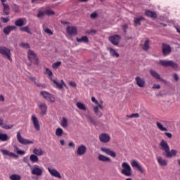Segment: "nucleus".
I'll use <instances>...</instances> for the list:
<instances>
[{"label": "nucleus", "mask_w": 180, "mask_h": 180, "mask_svg": "<svg viewBox=\"0 0 180 180\" xmlns=\"http://www.w3.org/2000/svg\"><path fill=\"white\" fill-rule=\"evenodd\" d=\"M160 146L161 147V150H162V151H165V157H167V158H172V157H175V155H176V153H178L176 150L174 149L169 150V146L165 140L161 141Z\"/></svg>", "instance_id": "f257e3e1"}, {"label": "nucleus", "mask_w": 180, "mask_h": 180, "mask_svg": "<svg viewBox=\"0 0 180 180\" xmlns=\"http://www.w3.org/2000/svg\"><path fill=\"white\" fill-rule=\"evenodd\" d=\"M27 58L29 61L30 62V64H28L29 67L32 65V64H34V65H39V58L37 57V55L34 51L30 49L27 51Z\"/></svg>", "instance_id": "f03ea898"}, {"label": "nucleus", "mask_w": 180, "mask_h": 180, "mask_svg": "<svg viewBox=\"0 0 180 180\" xmlns=\"http://www.w3.org/2000/svg\"><path fill=\"white\" fill-rule=\"evenodd\" d=\"M91 102H94V103H96V105H97L94 106V110L95 115L98 117H102V116H103V113H102V112H101L99 109H103V103L101 101V104H99V103L98 102V100H96L95 97H91Z\"/></svg>", "instance_id": "7ed1b4c3"}, {"label": "nucleus", "mask_w": 180, "mask_h": 180, "mask_svg": "<svg viewBox=\"0 0 180 180\" xmlns=\"http://www.w3.org/2000/svg\"><path fill=\"white\" fill-rule=\"evenodd\" d=\"M28 167H30L32 175H36L37 176H41L43 175V167H40L39 165H34L32 167L30 165V163H28Z\"/></svg>", "instance_id": "20e7f679"}, {"label": "nucleus", "mask_w": 180, "mask_h": 180, "mask_svg": "<svg viewBox=\"0 0 180 180\" xmlns=\"http://www.w3.org/2000/svg\"><path fill=\"white\" fill-rule=\"evenodd\" d=\"M122 169L121 171V174L124 175L125 176H130L131 175V167L129 163L124 162L122 164Z\"/></svg>", "instance_id": "39448f33"}, {"label": "nucleus", "mask_w": 180, "mask_h": 180, "mask_svg": "<svg viewBox=\"0 0 180 180\" xmlns=\"http://www.w3.org/2000/svg\"><path fill=\"white\" fill-rule=\"evenodd\" d=\"M0 54L4 56V57H6L9 61H12V57H11V49L5 46H0Z\"/></svg>", "instance_id": "423d86ee"}, {"label": "nucleus", "mask_w": 180, "mask_h": 180, "mask_svg": "<svg viewBox=\"0 0 180 180\" xmlns=\"http://www.w3.org/2000/svg\"><path fill=\"white\" fill-rule=\"evenodd\" d=\"M159 64L162 65V67H172V68H178V64L172 60H162L159 61Z\"/></svg>", "instance_id": "0eeeda50"}, {"label": "nucleus", "mask_w": 180, "mask_h": 180, "mask_svg": "<svg viewBox=\"0 0 180 180\" xmlns=\"http://www.w3.org/2000/svg\"><path fill=\"white\" fill-rule=\"evenodd\" d=\"M17 140L18 143H20V144H23L24 146H27V144H33V141L22 137V135H20V132L17 133Z\"/></svg>", "instance_id": "6e6552de"}, {"label": "nucleus", "mask_w": 180, "mask_h": 180, "mask_svg": "<svg viewBox=\"0 0 180 180\" xmlns=\"http://www.w3.org/2000/svg\"><path fill=\"white\" fill-rule=\"evenodd\" d=\"M76 154L79 157L85 155V154H86V146H85V145L84 144H82L79 146H78L77 149L76 150Z\"/></svg>", "instance_id": "1a4fd4ad"}, {"label": "nucleus", "mask_w": 180, "mask_h": 180, "mask_svg": "<svg viewBox=\"0 0 180 180\" xmlns=\"http://www.w3.org/2000/svg\"><path fill=\"white\" fill-rule=\"evenodd\" d=\"M40 95L48 102H54L56 101L53 95L47 91H41Z\"/></svg>", "instance_id": "9d476101"}, {"label": "nucleus", "mask_w": 180, "mask_h": 180, "mask_svg": "<svg viewBox=\"0 0 180 180\" xmlns=\"http://www.w3.org/2000/svg\"><path fill=\"white\" fill-rule=\"evenodd\" d=\"M131 165L133 168H137L138 171H139L141 174H144L146 172V169L135 160H131Z\"/></svg>", "instance_id": "9b49d317"}, {"label": "nucleus", "mask_w": 180, "mask_h": 180, "mask_svg": "<svg viewBox=\"0 0 180 180\" xmlns=\"http://www.w3.org/2000/svg\"><path fill=\"white\" fill-rule=\"evenodd\" d=\"M66 33L68 36H75L77 34L78 30L75 26H68L66 27Z\"/></svg>", "instance_id": "f8f14e48"}, {"label": "nucleus", "mask_w": 180, "mask_h": 180, "mask_svg": "<svg viewBox=\"0 0 180 180\" xmlns=\"http://www.w3.org/2000/svg\"><path fill=\"white\" fill-rule=\"evenodd\" d=\"M48 171L49 174L51 175V176L58 178V179H61V178H63L60 172H58V171H57V169H51L50 167H48Z\"/></svg>", "instance_id": "ddd939ff"}, {"label": "nucleus", "mask_w": 180, "mask_h": 180, "mask_svg": "<svg viewBox=\"0 0 180 180\" xmlns=\"http://www.w3.org/2000/svg\"><path fill=\"white\" fill-rule=\"evenodd\" d=\"M31 120L34 124V129L37 131H40V123L39 122V120H37V117H36V115H32V117H31Z\"/></svg>", "instance_id": "4468645a"}, {"label": "nucleus", "mask_w": 180, "mask_h": 180, "mask_svg": "<svg viewBox=\"0 0 180 180\" xmlns=\"http://www.w3.org/2000/svg\"><path fill=\"white\" fill-rule=\"evenodd\" d=\"M99 140L101 143H109L110 141V135L108 134H101L99 136Z\"/></svg>", "instance_id": "2eb2a0df"}, {"label": "nucleus", "mask_w": 180, "mask_h": 180, "mask_svg": "<svg viewBox=\"0 0 180 180\" xmlns=\"http://www.w3.org/2000/svg\"><path fill=\"white\" fill-rule=\"evenodd\" d=\"M136 85L139 86V88H144L146 85V80L144 79H141L140 77H136L135 78Z\"/></svg>", "instance_id": "dca6fc26"}, {"label": "nucleus", "mask_w": 180, "mask_h": 180, "mask_svg": "<svg viewBox=\"0 0 180 180\" xmlns=\"http://www.w3.org/2000/svg\"><path fill=\"white\" fill-rule=\"evenodd\" d=\"M13 30H16V26L8 25L4 29L3 32L4 34L8 36L10 34L11 32H13Z\"/></svg>", "instance_id": "f3484780"}, {"label": "nucleus", "mask_w": 180, "mask_h": 180, "mask_svg": "<svg viewBox=\"0 0 180 180\" xmlns=\"http://www.w3.org/2000/svg\"><path fill=\"white\" fill-rule=\"evenodd\" d=\"M51 82L56 85V88L58 89H62L63 86H67V84L64 82V80H60L61 83H58L57 80L56 79H52Z\"/></svg>", "instance_id": "a211bd4d"}, {"label": "nucleus", "mask_w": 180, "mask_h": 180, "mask_svg": "<svg viewBox=\"0 0 180 180\" xmlns=\"http://www.w3.org/2000/svg\"><path fill=\"white\" fill-rule=\"evenodd\" d=\"M109 40L111 43H112L115 46H117L119 44V41L120 40V36L114 35L109 37Z\"/></svg>", "instance_id": "6ab92c4d"}, {"label": "nucleus", "mask_w": 180, "mask_h": 180, "mask_svg": "<svg viewBox=\"0 0 180 180\" xmlns=\"http://www.w3.org/2000/svg\"><path fill=\"white\" fill-rule=\"evenodd\" d=\"M26 23H27L26 18H19L15 22V26H18V27H22V26H25Z\"/></svg>", "instance_id": "aec40b11"}, {"label": "nucleus", "mask_w": 180, "mask_h": 180, "mask_svg": "<svg viewBox=\"0 0 180 180\" xmlns=\"http://www.w3.org/2000/svg\"><path fill=\"white\" fill-rule=\"evenodd\" d=\"M101 151H103V153H105V154L110 155V157H112L113 158L116 157V153L109 148H101Z\"/></svg>", "instance_id": "412c9836"}, {"label": "nucleus", "mask_w": 180, "mask_h": 180, "mask_svg": "<svg viewBox=\"0 0 180 180\" xmlns=\"http://www.w3.org/2000/svg\"><path fill=\"white\" fill-rule=\"evenodd\" d=\"M1 153H2L3 155H8V157H12L13 158H18V155L5 149H1Z\"/></svg>", "instance_id": "4be33fe9"}, {"label": "nucleus", "mask_w": 180, "mask_h": 180, "mask_svg": "<svg viewBox=\"0 0 180 180\" xmlns=\"http://www.w3.org/2000/svg\"><path fill=\"white\" fill-rule=\"evenodd\" d=\"M157 161H158L159 165H161V167H165L168 164V160L162 158L161 156L157 157Z\"/></svg>", "instance_id": "5701e85b"}, {"label": "nucleus", "mask_w": 180, "mask_h": 180, "mask_svg": "<svg viewBox=\"0 0 180 180\" xmlns=\"http://www.w3.org/2000/svg\"><path fill=\"white\" fill-rule=\"evenodd\" d=\"M38 108L40 109L41 115H46L47 104L42 103L38 105Z\"/></svg>", "instance_id": "b1692460"}, {"label": "nucleus", "mask_w": 180, "mask_h": 180, "mask_svg": "<svg viewBox=\"0 0 180 180\" xmlns=\"http://www.w3.org/2000/svg\"><path fill=\"white\" fill-rule=\"evenodd\" d=\"M99 161H102V162H112V159L109 157H106L103 155H99L98 157Z\"/></svg>", "instance_id": "393cba45"}, {"label": "nucleus", "mask_w": 180, "mask_h": 180, "mask_svg": "<svg viewBox=\"0 0 180 180\" xmlns=\"http://www.w3.org/2000/svg\"><path fill=\"white\" fill-rule=\"evenodd\" d=\"M146 16L148 18H151L152 19H155L157 18V13L154 11H151L150 10H147L145 11Z\"/></svg>", "instance_id": "a878e982"}, {"label": "nucleus", "mask_w": 180, "mask_h": 180, "mask_svg": "<svg viewBox=\"0 0 180 180\" xmlns=\"http://www.w3.org/2000/svg\"><path fill=\"white\" fill-rule=\"evenodd\" d=\"M162 53L164 56H168L171 53V46H162Z\"/></svg>", "instance_id": "bb28decb"}, {"label": "nucleus", "mask_w": 180, "mask_h": 180, "mask_svg": "<svg viewBox=\"0 0 180 180\" xmlns=\"http://www.w3.org/2000/svg\"><path fill=\"white\" fill-rule=\"evenodd\" d=\"M60 124L63 129H67V127H68V120L63 117L60 122Z\"/></svg>", "instance_id": "cd10ccee"}, {"label": "nucleus", "mask_w": 180, "mask_h": 180, "mask_svg": "<svg viewBox=\"0 0 180 180\" xmlns=\"http://www.w3.org/2000/svg\"><path fill=\"white\" fill-rule=\"evenodd\" d=\"M32 153L34 155H37V156L38 155L39 157L44 154V151H43L41 148H34Z\"/></svg>", "instance_id": "c85d7f7f"}, {"label": "nucleus", "mask_w": 180, "mask_h": 180, "mask_svg": "<svg viewBox=\"0 0 180 180\" xmlns=\"http://www.w3.org/2000/svg\"><path fill=\"white\" fill-rule=\"evenodd\" d=\"M42 27L44 29V32L46 33V34H49V36H53V31H51L50 28L47 27L46 24H43Z\"/></svg>", "instance_id": "c756f323"}, {"label": "nucleus", "mask_w": 180, "mask_h": 180, "mask_svg": "<svg viewBox=\"0 0 180 180\" xmlns=\"http://www.w3.org/2000/svg\"><path fill=\"white\" fill-rule=\"evenodd\" d=\"M150 75L153 77V78H155L156 79H161V77L160 76V74L158 72H155V70H150L149 71Z\"/></svg>", "instance_id": "7c9ffc66"}, {"label": "nucleus", "mask_w": 180, "mask_h": 180, "mask_svg": "<svg viewBox=\"0 0 180 180\" xmlns=\"http://www.w3.org/2000/svg\"><path fill=\"white\" fill-rule=\"evenodd\" d=\"M141 20H144V17L134 18V23L136 26H140Z\"/></svg>", "instance_id": "2f4dec72"}, {"label": "nucleus", "mask_w": 180, "mask_h": 180, "mask_svg": "<svg viewBox=\"0 0 180 180\" xmlns=\"http://www.w3.org/2000/svg\"><path fill=\"white\" fill-rule=\"evenodd\" d=\"M9 136L8 134L0 132V141H8Z\"/></svg>", "instance_id": "473e14b6"}, {"label": "nucleus", "mask_w": 180, "mask_h": 180, "mask_svg": "<svg viewBox=\"0 0 180 180\" xmlns=\"http://www.w3.org/2000/svg\"><path fill=\"white\" fill-rule=\"evenodd\" d=\"M77 41H78V43H88V41H89V39H88V37L84 36L81 38H77Z\"/></svg>", "instance_id": "72a5a7b5"}, {"label": "nucleus", "mask_w": 180, "mask_h": 180, "mask_svg": "<svg viewBox=\"0 0 180 180\" xmlns=\"http://www.w3.org/2000/svg\"><path fill=\"white\" fill-rule=\"evenodd\" d=\"M108 51H110V53L113 57H116L117 58L120 57V55L118 53L116 52V51L112 48L108 49Z\"/></svg>", "instance_id": "f704fd0d"}, {"label": "nucleus", "mask_w": 180, "mask_h": 180, "mask_svg": "<svg viewBox=\"0 0 180 180\" xmlns=\"http://www.w3.org/2000/svg\"><path fill=\"white\" fill-rule=\"evenodd\" d=\"M46 72H45V74H46V75H48L49 79L51 81H53V72H51V70H50V69H49L48 68H46L45 69Z\"/></svg>", "instance_id": "c9c22d12"}, {"label": "nucleus", "mask_w": 180, "mask_h": 180, "mask_svg": "<svg viewBox=\"0 0 180 180\" xmlns=\"http://www.w3.org/2000/svg\"><path fill=\"white\" fill-rule=\"evenodd\" d=\"M3 6H4V9H3V12L5 15H9V5L6 4H3Z\"/></svg>", "instance_id": "e433bc0d"}, {"label": "nucleus", "mask_w": 180, "mask_h": 180, "mask_svg": "<svg viewBox=\"0 0 180 180\" xmlns=\"http://www.w3.org/2000/svg\"><path fill=\"white\" fill-rule=\"evenodd\" d=\"M156 125H157L158 129H159V130H160L161 131H167V130H168L166 127L162 126V124L161 123H160L159 122H156Z\"/></svg>", "instance_id": "4c0bfd02"}, {"label": "nucleus", "mask_w": 180, "mask_h": 180, "mask_svg": "<svg viewBox=\"0 0 180 180\" xmlns=\"http://www.w3.org/2000/svg\"><path fill=\"white\" fill-rule=\"evenodd\" d=\"M30 160L32 162H39V157L34 154L30 155Z\"/></svg>", "instance_id": "58836bf2"}, {"label": "nucleus", "mask_w": 180, "mask_h": 180, "mask_svg": "<svg viewBox=\"0 0 180 180\" xmlns=\"http://www.w3.org/2000/svg\"><path fill=\"white\" fill-rule=\"evenodd\" d=\"M63 134L64 130H63L61 128L58 127L56 129V136H57V137H61V136H63Z\"/></svg>", "instance_id": "ea45409f"}, {"label": "nucleus", "mask_w": 180, "mask_h": 180, "mask_svg": "<svg viewBox=\"0 0 180 180\" xmlns=\"http://www.w3.org/2000/svg\"><path fill=\"white\" fill-rule=\"evenodd\" d=\"M9 179L11 180H21L22 179V177L20 176V175L19 174H11L10 176H9Z\"/></svg>", "instance_id": "a19ab883"}, {"label": "nucleus", "mask_w": 180, "mask_h": 180, "mask_svg": "<svg viewBox=\"0 0 180 180\" xmlns=\"http://www.w3.org/2000/svg\"><path fill=\"white\" fill-rule=\"evenodd\" d=\"M20 30H21V32H25L29 34H32V32H30V29L29 28V26L22 27L21 28H20Z\"/></svg>", "instance_id": "79ce46f5"}, {"label": "nucleus", "mask_w": 180, "mask_h": 180, "mask_svg": "<svg viewBox=\"0 0 180 180\" xmlns=\"http://www.w3.org/2000/svg\"><path fill=\"white\" fill-rule=\"evenodd\" d=\"M76 105L78 109H80V110H86V107H85L84 103L78 102Z\"/></svg>", "instance_id": "37998d69"}, {"label": "nucleus", "mask_w": 180, "mask_h": 180, "mask_svg": "<svg viewBox=\"0 0 180 180\" xmlns=\"http://www.w3.org/2000/svg\"><path fill=\"white\" fill-rule=\"evenodd\" d=\"M44 15H46V11H43L39 10L37 16L39 19H43V18H44Z\"/></svg>", "instance_id": "c03bdc74"}, {"label": "nucleus", "mask_w": 180, "mask_h": 180, "mask_svg": "<svg viewBox=\"0 0 180 180\" xmlns=\"http://www.w3.org/2000/svg\"><path fill=\"white\" fill-rule=\"evenodd\" d=\"M61 61H58L56 63H54L52 64V68H53V70H57V68H58V67L61 66Z\"/></svg>", "instance_id": "a18cd8bd"}, {"label": "nucleus", "mask_w": 180, "mask_h": 180, "mask_svg": "<svg viewBox=\"0 0 180 180\" xmlns=\"http://www.w3.org/2000/svg\"><path fill=\"white\" fill-rule=\"evenodd\" d=\"M45 13L46 15H47L48 16H51L53 15H54L56 13L54 12V11H53L52 9L48 8L45 11Z\"/></svg>", "instance_id": "49530a36"}, {"label": "nucleus", "mask_w": 180, "mask_h": 180, "mask_svg": "<svg viewBox=\"0 0 180 180\" xmlns=\"http://www.w3.org/2000/svg\"><path fill=\"white\" fill-rule=\"evenodd\" d=\"M127 117L129 119H132V117H140V115L139 113H133L130 115H127Z\"/></svg>", "instance_id": "de8ad7c7"}, {"label": "nucleus", "mask_w": 180, "mask_h": 180, "mask_svg": "<svg viewBox=\"0 0 180 180\" xmlns=\"http://www.w3.org/2000/svg\"><path fill=\"white\" fill-rule=\"evenodd\" d=\"M14 148H15V150H17V154H21L22 155H23V154H25V151L19 150V148H18L17 146H14Z\"/></svg>", "instance_id": "09e8293b"}, {"label": "nucleus", "mask_w": 180, "mask_h": 180, "mask_svg": "<svg viewBox=\"0 0 180 180\" xmlns=\"http://www.w3.org/2000/svg\"><path fill=\"white\" fill-rule=\"evenodd\" d=\"M12 127H13V125L6 124L2 126V128L5 129L6 130H9L12 129Z\"/></svg>", "instance_id": "8fccbe9b"}, {"label": "nucleus", "mask_w": 180, "mask_h": 180, "mask_svg": "<svg viewBox=\"0 0 180 180\" xmlns=\"http://www.w3.org/2000/svg\"><path fill=\"white\" fill-rule=\"evenodd\" d=\"M98 17V13L96 12H94L90 15V18L91 19H96V18Z\"/></svg>", "instance_id": "3c124183"}, {"label": "nucleus", "mask_w": 180, "mask_h": 180, "mask_svg": "<svg viewBox=\"0 0 180 180\" xmlns=\"http://www.w3.org/2000/svg\"><path fill=\"white\" fill-rule=\"evenodd\" d=\"M13 11H14V12H19V6L13 4Z\"/></svg>", "instance_id": "603ef678"}, {"label": "nucleus", "mask_w": 180, "mask_h": 180, "mask_svg": "<svg viewBox=\"0 0 180 180\" xmlns=\"http://www.w3.org/2000/svg\"><path fill=\"white\" fill-rule=\"evenodd\" d=\"M1 20H2V22L4 23H8V22H9L10 19H9V18L1 17Z\"/></svg>", "instance_id": "864d4df0"}, {"label": "nucleus", "mask_w": 180, "mask_h": 180, "mask_svg": "<svg viewBox=\"0 0 180 180\" xmlns=\"http://www.w3.org/2000/svg\"><path fill=\"white\" fill-rule=\"evenodd\" d=\"M35 85H37V86H38V88H46V84H39L37 82H35Z\"/></svg>", "instance_id": "5fc2aeb1"}, {"label": "nucleus", "mask_w": 180, "mask_h": 180, "mask_svg": "<svg viewBox=\"0 0 180 180\" xmlns=\"http://www.w3.org/2000/svg\"><path fill=\"white\" fill-rule=\"evenodd\" d=\"M22 161L29 165V158L27 157H24Z\"/></svg>", "instance_id": "6e6d98bb"}, {"label": "nucleus", "mask_w": 180, "mask_h": 180, "mask_svg": "<svg viewBox=\"0 0 180 180\" xmlns=\"http://www.w3.org/2000/svg\"><path fill=\"white\" fill-rule=\"evenodd\" d=\"M165 134L167 136V137H168V139H172V134L169 132H165Z\"/></svg>", "instance_id": "4d7b16f0"}, {"label": "nucleus", "mask_w": 180, "mask_h": 180, "mask_svg": "<svg viewBox=\"0 0 180 180\" xmlns=\"http://www.w3.org/2000/svg\"><path fill=\"white\" fill-rule=\"evenodd\" d=\"M68 146L70 147H72V148H75V143H74L72 141H70L69 143H68Z\"/></svg>", "instance_id": "13d9d810"}, {"label": "nucleus", "mask_w": 180, "mask_h": 180, "mask_svg": "<svg viewBox=\"0 0 180 180\" xmlns=\"http://www.w3.org/2000/svg\"><path fill=\"white\" fill-rule=\"evenodd\" d=\"M69 84L70 85V86H73L74 88L77 86V84L75 82H70Z\"/></svg>", "instance_id": "bf43d9fd"}, {"label": "nucleus", "mask_w": 180, "mask_h": 180, "mask_svg": "<svg viewBox=\"0 0 180 180\" xmlns=\"http://www.w3.org/2000/svg\"><path fill=\"white\" fill-rule=\"evenodd\" d=\"M29 79H30V81H32V82H34L36 84V77H30Z\"/></svg>", "instance_id": "052dcab7"}, {"label": "nucleus", "mask_w": 180, "mask_h": 180, "mask_svg": "<svg viewBox=\"0 0 180 180\" xmlns=\"http://www.w3.org/2000/svg\"><path fill=\"white\" fill-rule=\"evenodd\" d=\"M153 88L155 89H160L161 88V86H160V84H154Z\"/></svg>", "instance_id": "680f3d73"}, {"label": "nucleus", "mask_w": 180, "mask_h": 180, "mask_svg": "<svg viewBox=\"0 0 180 180\" xmlns=\"http://www.w3.org/2000/svg\"><path fill=\"white\" fill-rule=\"evenodd\" d=\"M174 78L175 79V81H179V77H178L177 74H174Z\"/></svg>", "instance_id": "e2e57ef3"}, {"label": "nucleus", "mask_w": 180, "mask_h": 180, "mask_svg": "<svg viewBox=\"0 0 180 180\" xmlns=\"http://www.w3.org/2000/svg\"><path fill=\"white\" fill-rule=\"evenodd\" d=\"M143 50H145V51H147L148 50V49H150V46H143L142 47Z\"/></svg>", "instance_id": "0e129e2a"}, {"label": "nucleus", "mask_w": 180, "mask_h": 180, "mask_svg": "<svg viewBox=\"0 0 180 180\" xmlns=\"http://www.w3.org/2000/svg\"><path fill=\"white\" fill-rule=\"evenodd\" d=\"M89 120L91 122V123H95V120H94V118L92 117H89Z\"/></svg>", "instance_id": "69168bd1"}, {"label": "nucleus", "mask_w": 180, "mask_h": 180, "mask_svg": "<svg viewBox=\"0 0 180 180\" xmlns=\"http://www.w3.org/2000/svg\"><path fill=\"white\" fill-rule=\"evenodd\" d=\"M149 44H150V40L147 39L144 43V46H149Z\"/></svg>", "instance_id": "338daca9"}, {"label": "nucleus", "mask_w": 180, "mask_h": 180, "mask_svg": "<svg viewBox=\"0 0 180 180\" xmlns=\"http://www.w3.org/2000/svg\"><path fill=\"white\" fill-rule=\"evenodd\" d=\"M3 125H4V120L0 117V126H3Z\"/></svg>", "instance_id": "774afa93"}]
</instances>
